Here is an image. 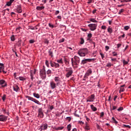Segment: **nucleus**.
I'll list each match as a JSON object with an SVG mask.
<instances>
[{
	"mask_svg": "<svg viewBox=\"0 0 131 131\" xmlns=\"http://www.w3.org/2000/svg\"><path fill=\"white\" fill-rule=\"evenodd\" d=\"M78 54L80 57H85V55L89 54V50L86 48L81 49L78 51Z\"/></svg>",
	"mask_w": 131,
	"mask_h": 131,
	"instance_id": "nucleus-1",
	"label": "nucleus"
},
{
	"mask_svg": "<svg viewBox=\"0 0 131 131\" xmlns=\"http://www.w3.org/2000/svg\"><path fill=\"white\" fill-rule=\"evenodd\" d=\"M66 71L67 72L66 75V77L67 78H69V77L72 75V73H73V70L72 69V68H67Z\"/></svg>",
	"mask_w": 131,
	"mask_h": 131,
	"instance_id": "nucleus-2",
	"label": "nucleus"
},
{
	"mask_svg": "<svg viewBox=\"0 0 131 131\" xmlns=\"http://www.w3.org/2000/svg\"><path fill=\"white\" fill-rule=\"evenodd\" d=\"M40 76H41L42 79H46V78H47V74L45 67L40 71Z\"/></svg>",
	"mask_w": 131,
	"mask_h": 131,
	"instance_id": "nucleus-3",
	"label": "nucleus"
},
{
	"mask_svg": "<svg viewBox=\"0 0 131 131\" xmlns=\"http://www.w3.org/2000/svg\"><path fill=\"white\" fill-rule=\"evenodd\" d=\"M26 99H28V100H29L30 101H32V102L36 103V104H37L38 105H41V103L39 102V101L38 100L33 98V97L26 96Z\"/></svg>",
	"mask_w": 131,
	"mask_h": 131,
	"instance_id": "nucleus-4",
	"label": "nucleus"
},
{
	"mask_svg": "<svg viewBox=\"0 0 131 131\" xmlns=\"http://www.w3.org/2000/svg\"><path fill=\"white\" fill-rule=\"evenodd\" d=\"M88 62H95V59L89 58V59H83L81 61V65H84V64H86Z\"/></svg>",
	"mask_w": 131,
	"mask_h": 131,
	"instance_id": "nucleus-5",
	"label": "nucleus"
},
{
	"mask_svg": "<svg viewBox=\"0 0 131 131\" xmlns=\"http://www.w3.org/2000/svg\"><path fill=\"white\" fill-rule=\"evenodd\" d=\"M97 26H98V25L96 24H91L88 25V27H90L92 31L96 30L97 29Z\"/></svg>",
	"mask_w": 131,
	"mask_h": 131,
	"instance_id": "nucleus-6",
	"label": "nucleus"
},
{
	"mask_svg": "<svg viewBox=\"0 0 131 131\" xmlns=\"http://www.w3.org/2000/svg\"><path fill=\"white\" fill-rule=\"evenodd\" d=\"M92 73L93 71H92L91 69H89V70H88L87 72H86L84 76V78H88V77L90 76V75H91V74H92Z\"/></svg>",
	"mask_w": 131,
	"mask_h": 131,
	"instance_id": "nucleus-7",
	"label": "nucleus"
},
{
	"mask_svg": "<svg viewBox=\"0 0 131 131\" xmlns=\"http://www.w3.org/2000/svg\"><path fill=\"white\" fill-rule=\"evenodd\" d=\"M50 86L52 90H55V89L57 88V83H55V82L54 81H52L50 82Z\"/></svg>",
	"mask_w": 131,
	"mask_h": 131,
	"instance_id": "nucleus-8",
	"label": "nucleus"
},
{
	"mask_svg": "<svg viewBox=\"0 0 131 131\" xmlns=\"http://www.w3.org/2000/svg\"><path fill=\"white\" fill-rule=\"evenodd\" d=\"M48 128V124H41L39 129L40 131L46 130Z\"/></svg>",
	"mask_w": 131,
	"mask_h": 131,
	"instance_id": "nucleus-9",
	"label": "nucleus"
},
{
	"mask_svg": "<svg viewBox=\"0 0 131 131\" xmlns=\"http://www.w3.org/2000/svg\"><path fill=\"white\" fill-rule=\"evenodd\" d=\"M74 58L75 65H78L79 62H80V58H79V57L77 56H75Z\"/></svg>",
	"mask_w": 131,
	"mask_h": 131,
	"instance_id": "nucleus-10",
	"label": "nucleus"
},
{
	"mask_svg": "<svg viewBox=\"0 0 131 131\" xmlns=\"http://www.w3.org/2000/svg\"><path fill=\"white\" fill-rule=\"evenodd\" d=\"M38 116H39L41 118H42L43 117V113L42 112V108H40L38 109Z\"/></svg>",
	"mask_w": 131,
	"mask_h": 131,
	"instance_id": "nucleus-11",
	"label": "nucleus"
},
{
	"mask_svg": "<svg viewBox=\"0 0 131 131\" xmlns=\"http://www.w3.org/2000/svg\"><path fill=\"white\" fill-rule=\"evenodd\" d=\"M0 84L2 85L3 88H6L7 86V82H6V81L5 80H0Z\"/></svg>",
	"mask_w": 131,
	"mask_h": 131,
	"instance_id": "nucleus-12",
	"label": "nucleus"
},
{
	"mask_svg": "<svg viewBox=\"0 0 131 131\" xmlns=\"http://www.w3.org/2000/svg\"><path fill=\"white\" fill-rule=\"evenodd\" d=\"M15 12L17 13H22V8H21V5L17 6V8L15 9Z\"/></svg>",
	"mask_w": 131,
	"mask_h": 131,
	"instance_id": "nucleus-13",
	"label": "nucleus"
},
{
	"mask_svg": "<svg viewBox=\"0 0 131 131\" xmlns=\"http://www.w3.org/2000/svg\"><path fill=\"white\" fill-rule=\"evenodd\" d=\"M7 119H8V117L5 116L0 115V121H7Z\"/></svg>",
	"mask_w": 131,
	"mask_h": 131,
	"instance_id": "nucleus-14",
	"label": "nucleus"
},
{
	"mask_svg": "<svg viewBox=\"0 0 131 131\" xmlns=\"http://www.w3.org/2000/svg\"><path fill=\"white\" fill-rule=\"evenodd\" d=\"M60 78L59 77H55L54 78V80L55 81V82H56V85L58 86L59 85V84H60V81H61V80H60Z\"/></svg>",
	"mask_w": 131,
	"mask_h": 131,
	"instance_id": "nucleus-15",
	"label": "nucleus"
},
{
	"mask_svg": "<svg viewBox=\"0 0 131 131\" xmlns=\"http://www.w3.org/2000/svg\"><path fill=\"white\" fill-rule=\"evenodd\" d=\"M36 69L34 70V71H32V70L31 71L30 76H31V79L32 80H33V74H36Z\"/></svg>",
	"mask_w": 131,
	"mask_h": 131,
	"instance_id": "nucleus-16",
	"label": "nucleus"
},
{
	"mask_svg": "<svg viewBox=\"0 0 131 131\" xmlns=\"http://www.w3.org/2000/svg\"><path fill=\"white\" fill-rule=\"evenodd\" d=\"M89 99L91 102H94V100H95V94H92L89 97Z\"/></svg>",
	"mask_w": 131,
	"mask_h": 131,
	"instance_id": "nucleus-17",
	"label": "nucleus"
},
{
	"mask_svg": "<svg viewBox=\"0 0 131 131\" xmlns=\"http://www.w3.org/2000/svg\"><path fill=\"white\" fill-rule=\"evenodd\" d=\"M13 91H14L15 92H18V91H19V86H18V85H14L13 86Z\"/></svg>",
	"mask_w": 131,
	"mask_h": 131,
	"instance_id": "nucleus-18",
	"label": "nucleus"
},
{
	"mask_svg": "<svg viewBox=\"0 0 131 131\" xmlns=\"http://www.w3.org/2000/svg\"><path fill=\"white\" fill-rule=\"evenodd\" d=\"M43 9H45V6H37L36 8L37 11H41L42 10H43Z\"/></svg>",
	"mask_w": 131,
	"mask_h": 131,
	"instance_id": "nucleus-19",
	"label": "nucleus"
},
{
	"mask_svg": "<svg viewBox=\"0 0 131 131\" xmlns=\"http://www.w3.org/2000/svg\"><path fill=\"white\" fill-rule=\"evenodd\" d=\"M90 106H91V109H92V110L93 111H94V112H96V111H97V107H95V106H94V105L91 104V105H90Z\"/></svg>",
	"mask_w": 131,
	"mask_h": 131,
	"instance_id": "nucleus-20",
	"label": "nucleus"
},
{
	"mask_svg": "<svg viewBox=\"0 0 131 131\" xmlns=\"http://www.w3.org/2000/svg\"><path fill=\"white\" fill-rule=\"evenodd\" d=\"M33 96L35 98H36V99H39L40 98L39 94L37 93H33Z\"/></svg>",
	"mask_w": 131,
	"mask_h": 131,
	"instance_id": "nucleus-21",
	"label": "nucleus"
},
{
	"mask_svg": "<svg viewBox=\"0 0 131 131\" xmlns=\"http://www.w3.org/2000/svg\"><path fill=\"white\" fill-rule=\"evenodd\" d=\"M5 69V65L3 63H0V70H4Z\"/></svg>",
	"mask_w": 131,
	"mask_h": 131,
	"instance_id": "nucleus-22",
	"label": "nucleus"
},
{
	"mask_svg": "<svg viewBox=\"0 0 131 131\" xmlns=\"http://www.w3.org/2000/svg\"><path fill=\"white\" fill-rule=\"evenodd\" d=\"M93 35H92V33H89L88 35V38H87V40H91V38H92V36Z\"/></svg>",
	"mask_w": 131,
	"mask_h": 131,
	"instance_id": "nucleus-23",
	"label": "nucleus"
},
{
	"mask_svg": "<svg viewBox=\"0 0 131 131\" xmlns=\"http://www.w3.org/2000/svg\"><path fill=\"white\" fill-rule=\"evenodd\" d=\"M84 129L85 130H90V129H91V128L90 127V125L85 126Z\"/></svg>",
	"mask_w": 131,
	"mask_h": 131,
	"instance_id": "nucleus-24",
	"label": "nucleus"
},
{
	"mask_svg": "<svg viewBox=\"0 0 131 131\" xmlns=\"http://www.w3.org/2000/svg\"><path fill=\"white\" fill-rule=\"evenodd\" d=\"M56 64V62L54 61H50V65L51 67H55V64Z\"/></svg>",
	"mask_w": 131,
	"mask_h": 131,
	"instance_id": "nucleus-25",
	"label": "nucleus"
},
{
	"mask_svg": "<svg viewBox=\"0 0 131 131\" xmlns=\"http://www.w3.org/2000/svg\"><path fill=\"white\" fill-rule=\"evenodd\" d=\"M18 79H19V80H21V81H24L26 79L22 76H20L18 78Z\"/></svg>",
	"mask_w": 131,
	"mask_h": 131,
	"instance_id": "nucleus-26",
	"label": "nucleus"
},
{
	"mask_svg": "<svg viewBox=\"0 0 131 131\" xmlns=\"http://www.w3.org/2000/svg\"><path fill=\"white\" fill-rule=\"evenodd\" d=\"M22 40H19L17 43V47H21V43Z\"/></svg>",
	"mask_w": 131,
	"mask_h": 131,
	"instance_id": "nucleus-27",
	"label": "nucleus"
},
{
	"mask_svg": "<svg viewBox=\"0 0 131 131\" xmlns=\"http://www.w3.org/2000/svg\"><path fill=\"white\" fill-rule=\"evenodd\" d=\"M112 119L113 120V123H115V124H117V123H118V122H117V121L115 120V118H114V117H113Z\"/></svg>",
	"mask_w": 131,
	"mask_h": 131,
	"instance_id": "nucleus-28",
	"label": "nucleus"
},
{
	"mask_svg": "<svg viewBox=\"0 0 131 131\" xmlns=\"http://www.w3.org/2000/svg\"><path fill=\"white\" fill-rule=\"evenodd\" d=\"M80 45H83V43H84V39H83V38H80Z\"/></svg>",
	"mask_w": 131,
	"mask_h": 131,
	"instance_id": "nucleus-29",
	"label": "nucleus"
},
{
	"mask_svg": "<svg viewBox=\"0 0 131 131\" xmlns=\"http://www.w3.org/2000/svg\"><path fill=\"white\" fill-rule=\"evenodd\" d=\"M49 56H51V57H53V51L51 50L49 51Z\"/></svg>",
	"mask_w": 131,
	"mask_h": 131,
	"instance_id": "nucleus-30",
	"label": "nucleus"
},
{
	"mask_svg": "<svg viewBox=\"0 0 131 131\" xmlns=\"http://www.w3.org/2000/svg\"><path fill=\"white\" fill-rule=\"evenodd\" d=\"M123 127H125L126 128H130V126L128 125L123 124Z\"/></svg>",
	"mask_w": 131,
	"mask_h": 131,
	"instance_id": "nucleus-31",
	"label": "nucleus"
},
{
	"mask_svg": "<svg viewBox=\"0 0 131 131\" xmlns=\"http://www.w3.org/2000/svg\"><path fill=\"white\" fill-rule=\"evenodd\" d=\"M67 128L68 131L71 130V124H69V125H68Z\"/></svg>",
	"mask_w": 131,
	"mask_h": 131,
	"instance_id": "nucleus-32",
	"label": "nucleus"
},
{
	"mask_svg": "<svg viewBox=\"0 0 131 131\" xmlns=\"http://www.w3.org/2000/svg\"><path fill=\"white\" fill-rule=\"evenodd\" d=\"M112 107H113V108H111V111H112V110H116V109H117V106H114V105H112Z\"/></svg>",
	"mask_w": 131,
	"mask_h": 131,
	"instance_id": "nucleus-33",
	"label": "nucleus"
},
{
	"mask_svg": "<svg viewBox=\"0 0 131 131\" xmlns=\"http://www.w3.org/2000/svg\"><path fill=\"white\" fill-rule=\"evenodd\" d=\"M90 21L91 22H93L94 23H97V22H98L97 20H96V19H95L94 18H91Z\"/></svg>",
	"mask_w": 131,
	"mask_h": 131,
	"instance_id": "nucleus-34",
	"label": "nucleus"
},
{
	"mask_svg": "<svg viewBox=\"0 0 131 131\" xmlns=\"http://www.w3.org/2000/svg\"><path fill=\"white\" fill-rule=\"evenodd\" d=\"M6 97H7V95L5 94H4L3 96L2 97V100H3V102H5Z\"/></svg>",
	"mask_w": 131,
	"mask_h": 131,
	"instance_id": "nucleus-35",
	"label": "nucleus"
},
{
	"mask_svg": "<svg viewBox=\"0 0 131 131\" xmlns=\"http://www.w3.org/2000/svg\"><path fill=\"white\" fill-rule=\"evenodd\" d=\"M107 31L108 33H111L112 32V29L109 27L107 29Z\"/></svg>",
	"mask_w": 131,
	"mask_h": 131,
	"instance_id": "nucleus-36",
	"label": "nucleus"
},
{
	"mask_svg": "<svg viewBox=\"0 0 131 131\" xmlns=\"http://www.w3.org/2000/svg\"><path fill=\"white\" fill-rule=\"evenodd\" d=\"M57 63H59L60 64H63V60H62V59L57 60Z\"/></svg>",
	"mask_w": 131,
	"mask_h": 131,
	"instance_id": "nucleus-37",
	"label": "nucleus"
},
{
	"mask_svg": "<svg viewBox=\"0 0 131 131\" xmlns=\"http://www.w3.org/2000/svg\"><path fill=\"white\" fill-rule=\"evenodd\" d=\"M123 12H124V9H122L119 10V12H118V14L119 15H120L121 14V13H123Z\"/></svg>",
	"mask_w": 131,
	"mask_h": 131,
	"instance_id": "nucleus-38",
	"label": "nucleus"
},
{
	"mask_svg": "<svg viewBox=\"0 0 131 131\" xmlns=\"http://www.w3.org/2000/svg\"><path fill=\"white\" fill-rule=\"evenodd\" d=\"M54 67L55 68H59V67H60V64H59V63H55Z\"/></svg>",
	"mask_w": 131,
	"mask_h": 131,
	"instance_id": "nucleus-39",
	"label": "nucleus"
},
{
	"mask_svg": "<svg viewBox=\"0 0 131 131\" xmlns=\"http://www.w3.org/2000/svg\"><path fill=\"white\" fill-rule=\"evenodd\" d=\"M123 63L124 65H127V64H128V61H127L125 60H123Z\"/></svg>",
	"mask_w": 131,
	"mask_h": 131,
	"instance_id": "nucleus-40",
	"label": "nucleus"
},
{
	"mask_svg": "<svg viewBox=\"0 0 131 131\" xmlns=\"http://www.w3.org/2000/svg\"><path fill=\"white\" fill-rule=\"evenodd\" d=\"M16 74H17L16 73H14L13 74V76H14V78H15V79H16L17 80H18V77H17Z\"/></svg>",
	"mask_w": 131,
	"mask_h": 131,
	"instance_id": "nucleus-41",
	"label": "nucleus"
},
{
	"mask_svg": "<svg viewBox=\"0 0 131 131\" xmlns=\"http://www.w3.org/2000/svg\"><path fill=\"white\" fill-rule=\"evenodd\" d=\"M125 36V34L123 33L122 35L119 36L118 38L119 39H120V38H121V37H122V38H124Z\"/></svg>",
	"mask_w": 131,
	"mask_h": 131,
	"instance_id": "nucleus-42",
	"label": "nucleus"
},
{
	"mask_svg": "<svg viewBox=\"0 0 131 131\" xmlns=\"http://www.w3.org/2000/svg\"><path fill=\"white\" fill-rule=\"evenodd\" d=\"M65 41V39L62 38L61 39H60L59 41V43H61V42H64Z\"/></svg>",
	"mask_w": 131,
	"mask_h": 131,
	"instance_id": "nucleus-43",
	"label": "nucleus"
},
{
	"mask_svg": "<svg viewBox=\"0 0 131 131\" xmlns=\"http://www.w3.org/2000/svg\"><path fill=\"white\" fill-rule=\"evenodd\" d=\"M66 119H67V120L69 122H70V121H71V117H67Z\"/></svg>",
	"mask_w": 131,
	"mask_h": 131,
	"instance_id": "nucleus-44",
	"label": "nucleus"
},
{
	"mask_svg": "<svg viewBox=\"0 0 131 131\" xmlns=\"http://www.w3.org/2000/svg\"><path fill=\"white\" fill-rule=\"evenodd\" d=\"M52 74V70H48L47 71V74Z\"/></svg>",
	"mask_w": 131,
	"mask_h": 131,
	"instance_id": "nucleus-45",
	"label": "nucleus"
},
{
	"mask_svg": "<svg viewBox=\"0 0 131 131\" xmlns=\"http://www.w3.org/2000/svg\"><path fill=\"white\" fill-rule=\"evenodd\" d=\"M11 40H12V41H15V36L12 35V36L11 37Z\"/></svg>",
	"mask_w": 131,
	"mask_h": 131,
	"instance_id": "nucleus-46",
	"label": "nucleus"
},
{
	"mask_svg": "<svg viewBox=\"0 0 131 131\" xmlns=\"http://www.w3.org/2000/svg\"><path fill=\"white\" fill-rule=\"evenodd\" d=\"M124 91H125L124 88L121 87L119 90V93H121V92H124Z\"/></svg>",
	"mask_w": 131,
	"mask_h": 131,
	"instance_id": "nucleus-47",
	"label": "nucleus"
},
{
	"mask_svg": "<svg viewBox=\"0 0 131 131\" xmlns=\"http://www.w3.org/2000/svg\"><path fill=\"white\" fill-rule=\"evenodd\" d=\"M30 43H34L35 42V41L34 40L31 39L29 40Z\"/></svg>",
	"mask_w": 131,
	"mask_h": 131,
	"instance_id": "nucleus-48",
	"label": "nucleus"
},
{
	"mask_svg": "<svg viewBox=\"0 0 131 131\" xmlns=\"http://www.w3.org/2000/svg\"><path fill=\"white\" fill-rule=\"evenodd\" d=\"M105 113H104V112H101L100 113V118H101V117H104V115Z\"/></svg>",
	"mask_w": 131,
	"mask_h": 131,
	"instance_id": "nucleus-49",
	"label": "nucleus"
},
{
	"mask_svg": "<svg viewBox=\"0 0 131 131\" xmlns=\"http://www.w3.org/2000/svg\"><path fill=\"white\" fill-rule=\"evenodd\" d=\"M124 29L125 30H128V29H129V26H125L124 27Z\"/></svg>",
	"mask_w": 131,
	"mask_h": 131,
	"instance_id": "nucleus-50",
	"label": "nucleus"
},
{
	"mask_svg": "<svg viewBox=\"0 0 131 131\" xmlns=\"http://www.w3.org/2000/svg\"><path fill=\"white\" fill-rule=\"evenodd\" d=\"M111 66H112V64H111V63H108L106 64L107 67H111Z\"/></svg>",
	"mask_w": 131,
	"mask_h": 131,
	"instance_id": "nucleus-51",
	"label": "nucleus"
},
{
	"mask_svg": "<svg viewBox=\"0 0 131 131\" xmlns=\"http://www.w3.org/2000/svg\"><path fill=\"white\" fill-rule=\"evenodd\" d=\"M11 5H12V3L10 2V1L7 3V6H8V7H10Z\"/></svg>",
	"mask_w": 131,
	"mask_h": 131,
	"instance_id": "nucleus-52",
	"label": "nucleus"
},
{
	"mask_svg": "<svg viewBox=\"0 0 131 131\" xmlns=\"http://www.w3.org/2000/svg\"><path fill=\"white\" fill-rule=\"evenodd\" d=\"M101 28L104 30H106V28H107V27H106V26H102Z\"/></svg>",
	"mask_w": 131,
	"mask_h": 131,
	"instance_id": "nucleus-53",
	"label": "nucleus"
},
{
	"mask_svg": "<svg viewBox=\"0 0 131 131\" xmlns=\"http://www.w3.org/2000/svg\"><path fill=\"white\" fill-rule=\"evenodd\" d=\"M122 110H123V107H120L117 110L118 111H122Z\"/></svg>",
	"mask_w": 131,
	"mask_h": 131,
	"instance_id": "nucleus-54",
	"label": "nucleus"
},
{
	"mask_svg": "<svg viewBox=\"0 0 131 131\" xmlns=\"http://www.w3.org/2000/svg\"><path fill=\"white\" fill-rule=\"evenodd\" d=\"M100 55H101L102 59H104V54L102 53H100Z\"/></svg>",
	"mask_w": 131,
	"mask_h": 131,
	"instance_id": "nucleus-55",
	"label": "nucleus"
},
{
	"mask_svg": "<svg viewBox=\"0 0 131 131\" xmlns=\"http://www.w3.org/2000/svg\"><path fill=\"white\" fill-rule=\"evenodd\" d=\"M49 27H51V28H54V25H51V24H49Z\"/></svg>",
	"mask_w": 131,
	"mask_h": 131,
	"instance_id": "nucleus-56",
	"label": "nucleus"
},
{
	"mask_svg": "<svg viewBox=\"0 0 131 131\" xmlns=\"http://www.w3.org/2000/svg\"><path fill=\"white\" fill-rule=\"evenodd\" d=\"M46 65L49 67V61L48 60H46Z\"/></svg>",
	"mask_w": 131,
	"mask_h": 131,
	"instance_id": "nucleus-57",
	"label": "nucleus"
},
{
	"mask_svg": "<svg viewBox=\"0 0 131 131\" xmlns=\"http://www.w3.org/2000/svg\"><path fill=\"white\" fill-rule=\"evenodd\" d=\"M45 43H47V45L49 44V40H48V39H45Z\"/></svg>",
	"mask_w": 131,
	"mask_h": 131,
	"instance_id": "nucleus-58",
	"label": "nucleus"
},
{
	"mask_svg": "<svg viewBox=\"0 0 131 131\" xmlns=\"http://www.w3.org/2000/svg\"><path fill=\"white\" fill-rule=\"evenodd\" d=\"M121 47V44L120 43H118L117 44V48L119 49V48H120Z\"/></svg>",
	"mask_w": 131,
	"mask_h": 131,
	"instance_id": "nucleus-59",
	"label": "nucleus"
},
{
	"mask_svg": "<svg viewBox=\"0 0 131 131\" xmlns=\"http://www.w3.org/2000/svg\"><path fill=\"white\" fill-rule=\"evenodd\" d=\"M108 50H109V46H105V51H107Z\"/></svg>",
	"mask_w": 131,
	"mask_h": 131,
	"instance_id": "nucleus-60",
	"label": "nucleus"
},
{
	"mask_svg": "<svg viewBox=\"0 0 131 131\" xmlns=\"http://www.w3.org/2000/svg\"><path fill=\"white\" fill-rule=\"evenodd\" d=\"M63 128H64V127H59L57 128V129L61 130L63 129Z\"/></svg>",
	"mask_w": 131,
	"mask_h": 131,
	"instance_id": "nucleus-61",
	"label": "nucleus"
},
{
	"mask_svg": "<svg viewBox=\"0 0 131 131\" xmlns=\"http://www.w3.org/2000/svg\"><path fill=\"white\" fill-rule=\"evenodd\" d=\"M92 2H93V0H88V2H87V3L92 4Z\"/></svg>",
	"mask_w": 131,
	"mask_h": 131,
	"instance_id": "nucleus-62",
	"label": "nucleus"
},
{
	"mask_svg": "<svg viewBox=\"0 0 131 131\" xmlns=\"http://www.w3.org/2000/svg\"><path fill=\"white\" fill-rule=\"evenodd\" d=\"M59 13H60V11H58V10H57V11L55 12V15H58V14H59Z\"/></svg>",
	"mask_w": 131,
	"mask_h": 131,
	"instance_id": "nucleus-63",
	"label": "nucleus"
},
{
	"mask_svg": "<svg viewBox=\"0 0 131 131\" xmlns=\"http://www.w3.org/2000/svg\"><path fill=\"white\" fill-rule=\"evenodd\" d=\"M113 54L114 57H116V56L117 55V53H116L115 52H113Z\"/></svg>",
	"mask_w": 131,
	"mask_h": 131,
	"instance_id": "nucleus-64",
	"label": "nucleus"
}]
</instances>
